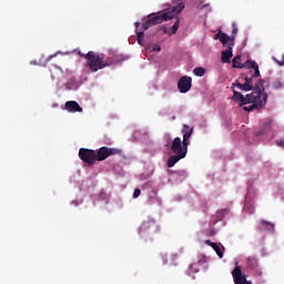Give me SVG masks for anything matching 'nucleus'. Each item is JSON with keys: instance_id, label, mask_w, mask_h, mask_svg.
<instances>
[{"instance_id": "nucleus-18", "label": "nucleus", "mask_w": 284, "mask_h": 284, "mask_svg": "<svg viewBox=\"0 0 284 284\" xmlns=\"http://www.w3.org/2000/svg\"><path fill=\"white\" fill-rule=\"evenodd\" d=\"M248 270H256L258 267V260L255 256H248L246 260Z\"/></svg>"}, {"instance_id": "nucleus-16", "label": "nucleus", "mask_w": 284, "mask_h": 284, "mask_svg": "<svg viewBox=\"0 0 284 284\" xmlns=\"http://www.w3.org/2000/svg\"><path fill=\"white\" fill-rule=\"evenodd\" d=\"M260 223H261V226H260L261 231L265 230L266 232H271V234H274L275 227H276V225H274V223L265 221V220H261Z\"/></svg>"}, {"instance_id": "nucleus-1", "label": "nucleus", "mask_w": 284, "mask_h": 284, "mask_svg": "<svg viewBox=\"0 0 284 284\" xmlns=\"http://www.w3.org/2000/svg\"><path fill=\"white\" fill-rule=\"evenodd\" d=\"M270 85V82H266L265 80H258L257 83H255V88L253 90V93L257 94L255 97V100L248 102V106H243V110L245 112H254V110H262V108H265L267 103V94L265 93V88Z\"/></svg>"}, {"instance_id": "nucleus-31", "label": "nucleus", "mask_w": 284, "mask_h": 284, "mask_svg": "<svg viewBox=\"0 0 284 284\" xmlns=\"http://www.w3.org/2000/svg\"><path fill=\"white\" fill-rule=\"evenodd\" d=\"M152 50L153 52H161V45L155 44Z\"/></svg>"}, {"instance_id": "nucleus-35", "label": "nucleus", "mask_w": 284, "mask_h": 284, "mask_svg": "<svg viewBox=\"0 0 284 284\" xmlns=\"http://www.w3.org/2000/svg\"><path fill=\"white\" fill-rule=\"evenodd\" d=\"M176 6H179V3H183V6H185V2H183V0H175Z\"/></svg>"}, {"instance_id": "nucleus-11", "label": "nucleus", "mask_w": 284, "mask_h": 284, "mask_svg": "<svg viewBox=\"0 0 284 284\" xmlns=\"http://www.w3.org/2000/svg\"><path fill=\"white\" fill-rule=\"evenodd\" d=\"M178 88L182 94L190 92L192 90V78L183 75L178 82Z\"/></svg>"}, {"instance_id": "nucleus-32", "label": "nucleus", "mask_w": 284, "mask_h": 284, "mask_svg": "<svg viewBox=\"0 0 284 284\" xmlns=\"http://www.w3.org/2000/svg\"><path fill=\"white\" fill-rule=\"evenodd\" d=\"M215 244H216V243H214V242H212V241H210V240H206V241H205V245H209L210 247H214Z\"/></svg>"}, {"instance_id": "nucleus-33", "label": "nucleus", "mask_w": 284, "mask_h": 284, "mask_svg": "<svg viewBox=\"0 0 284 284\" xmlns=\"http://www.w3.org/2000/svg\"><path fill=\"white\" fill-rule=\"evenodd\" d=\"M205 8H210V4H204L202 7H199V10H205Z\"/></svg>"}, {"instance_id": "nucleus-15", "label": "nucleus", "mask_w": 284, "mask_h": 284, "mask_svg": "<svg viewBox=\"0 0 284 284\" xmlns=\"http://www.w3.org/2000/svg\"><path fill=\"white\" fill-rule=\"evenodd\" d=\"M230 36H227V33L223 32L222 30H220L215 36H214V40L215 41H220L222 43V45H227L230 43Z\"/></svg>"}, {"instance_id": "nucleus-30", "label": "nucleus", "mask_w": 284, "mask_h": 284, "mask_svg": "<svg viewBox=\"0 0 284 284\" xmlns=\"http://www.w3.org/2000/svg\"><path fill=\"white\" fill-rule=\"evenodd\" d=\"M273 59V61H276V63H277V65H281V67H283L284 65V58L281 60V61H278L276 58H272Z\"/></svg>"}, {"instance_id": "nucleus-4", "label": "nucleus", "mask_w": 284, "mask_h": 284, "mask_svg": "<svg viewBox=\"0 0 284 284\" xmlns=\"http://www.w3.org/2000/svg\"><path fill=\"white\" fill-rule=\"evenodd\" d=\"M183 10H185V6L183 3H179V6H175L171 8V10L164 11L163 13H152L149 16V23H151V26H159V23H163V21H170L176 14H181Z\"/></svg>"}, {"instance_id": "nucleus-38", "label": "nucleus", "mask_w": 284, "mask_h": 284, "mask_svg": "<svg viewBox=\"0 0 284 284\" xmlns=\"http://www.w3.org/2000/svg\"><path fill=\"white\" fill-rule=\"evenodd\" d=\"M175 119H176V115H173V116H172V120L174 121Z\"/></svg>"}, {"instance_id": "nucleus-22", "label": "nucleus", "mask_w": 284, "mask_h": 284, "mask_svg": "<svg viewBox=\"0 0 284 284\" xmlns=\"http://www.w3.org/2000/svg\"><path fill=\"white\" fill-rule=\"evenodd\" d=\"M193 74H195V77H205V68L203 67H196L193 70Z\"/></svg>"}, {"instance_id": "nucleus-24", "label": "nucleus", "mask_w": 284, "mask_h": 284, "mask_svg": "<svg viewBox=\"0 0 284 284\" xmlns=\"http://www.w3.org/2000/svg\"><path fill=\"white\" fill-rule=\"evenodd\" d=\"M212 248L217 254L219 258H223V251H221V246L219 244H213Z\"/></svg>"}, {"instance_id": "nucleus-27", "label": "nucleus", "mask_w": 284, "mask_h": 284, "mask_svg": "<svg viewBox=\"0 0 284 284\" xmlns=\"http://www.w3.org/2000/svg\"><path fill=\"white\" fill-rule=\"evenodd\" d=\"M150 28H152V24H151L150 20L148 19V21H145V22L142 24V27H141L142 32H145V30H150Z\"/></svg>"}, {"instance_id": "nucleus-20", "label": "nucleus", "mask_w": 284, "mask_h": 284, "mask_svg": "<svg viewBox=\"0 0 284 284\" xmlns=\"http://www.w3.org/2000/svg\"><path fill=\"white\" fill-rule=\"evenodd\" d=\"M236 34H239V27L233 22L232 23V36L230 37L229 43H234L236 39Z\"/></svg>"}, {"instance_id": "nucleus-13", "label": "nucleus", "mask_w": 284, "mask_h": 284, "mask_svg": "<svg viewBox=\"0 0 284 284\" xmlns=\"http://www.w3.org/2000/svg\"><path fill=\"white\" fill-rule=\"evenodd\" d=\"M64 109L71 113L83 112V108H81V105H79V102L77 101H67L64 104Z\"/></svg>"}, {"instance_id": "nucleus-14", "label": "nucleus", "mask_w": 284, "mask_h": 284, "mask_svg": "<svg viewBox=\"0 0 284 284\" xmlns=\"http://www.w3.org/2000/svg\"><path fill=\"white\" fill-rule=\"evenodd\" d=\"M252 63H254V60H246L244 63H241V55H236L233 59V68H240V69L248 68L252 65Z\"/></svg>"}, {"instance_id": "nucleus-36", "label": "nucleus", "mask_w": 284, "mask_h": 284, "mask_svg": "<svg viewBox=\"0 0 284 284\" xmlns=\"http://www.w3.org/2000/svg\"><path fill=\"white\" fill-rule=\"evenodd\" d=\"M141 26V22H135V28H139Z\"/></svg>"}, {"instance_id": "nucleus-23", "label": "nucleus", "mask_w": 284, "mask_h": 284, "mask_svg": "<svg viewBox=\"0 0 284 284\" xmlns=\"http://www.w3.org/2000/svg\"><path fill=\"white\" fill-rule=\"evenodd\" d=\"M272 125V122H266L265 129H262L255 133V136H262V134H267V131L270 130V126Z\"/></svg>"}, {"instance_id": "nucleus-7", "label": "nucleus", "mask_w": 284, "mask_h": 284, "mask_svg": "<svg viewBox=\"0 0 284 284\" xmlns=\"http://www.w3.org/2000/svg\"><path fill=\"white\" fill-rule=\"evenodd\" d=\"M116 154H121V150L114 148L102 146L95 152L97 161H105V159H110V156H114Z\"/></svg>"}, {"instance_id": "nucleus-21", "label": "nucleus", "mask_w": 284, "mask_h": 284, "mask_svg": "<svg viewBox=\"0 0 284 284\" xmlns=\"http://www.w3.org/2000/svg\"><path fill=\"white\" fill-rule=\"evenodd\" d=\"M284 88V82H283V80H274L273 82H272V89L273 90H281V89H283Z\"/></svg>"}, {"instance_id": "nucleus-26", "label": "nucleus", "mask_w": 284, "mask_h": 284, "mask_svg": "<svg viewBox=\"0 0 284 284\" xmlns=\"http://www.w3.org/2000/svg\"><path fill=\"white\" fill-rule=\"evenodd\" d=\"M179 24H180V21L176 20L175 23L171 28V34H176V32H179Z\"/></svg>"}, {"instance_id": "nucleus-34", "label": "nucleus", "mask_w": 284, "mask_h": 284, "mask_svg": "<svg viewBox=\"0 0 284 284\" xmlns=\"http://www.w3.org/2000/svg\"><path fill=\"white\" fill-rule=\"evenodd\" d=\"M161 30L164 34H168V28L166 27H161Z\"/></svg>"}, {"instance_id": "nucleus-2", "label": "nucleus", "mask_w": 284, "mask_h": 284, "mask_svg": "<svg viewBox=\"0 0 284 284\" xmlns=\"http://www.w3.org/2000/svg\"><path fill=\"white\" fill-rule=\"evenodd\" d=\"M183 141L181 138H174L171 143V151L173 154H180L182 156H187V146L190 145V138L194 134V128L184 124L183 129Z\"/></svg>"}, {"instance_id": "nucleus-8", "label": "nucleus", "mask_w": 284, "mask_h": 284, "mask_svg": "<svg viewBox=\"0 0 284 284\" xmlns=\"http://www.w3.org/2000/svg\"><path fill=\"white\" fill-rule=\"evenodd\" d=\"M79 158L81 161H83V163L94 165V163H97V151L82 148L79 151Z\"/></svg>"}, {"instance_id": "nucleus-10", "label": "nucleus", "mask_w": 284, "mask_h": 284, "mask_svg": "<svg viewBox=\"0 0 284 284\" xmlns=\"http://www.w3.org/2000/svg\"><path fill=\"white\" fill-rule=\"evenodd\" d=\"M232 276L235 284H252V282L247 281V275L243 273L239 265L232 271Z\"/></svg>"}, {"instance_id": "nucleus-6", "label": "nucleus", "mask_w": 284, "mask_h": 284, "mask_svg": "<svg viewBox=\"0 0 284 284\" xmlns=\"http://www.w3.org/2000/svg\"><path fill=\"white\" fill-rule=\"evenodd\" d=\"M231 90L233 92V95L231 98L232 101L240 103L241 108H243V105H248V103L255 101L256 97H258L256 93H254V91L244 97L241 92L236 91L234 87H231Z\"/></svg>"}, {"instance_id": "nucleus-5", "label": "nucleus", "mask_w": 284, "mask_h": 284, "mask_svg": "<svg viewBox=\"0 0 284 284\" xmlns=\"http://www.w3.org/2000/svg\"><path fill=\"white\" fill-rule=\"evenodd\" d=\"M246 69H248V71L244 74V84L248 85L250 92L256 88V85L254 87V80L261 77V71L258 70V63L256 62H251V65Z\"/></svg>"}, {"instance_id": "nucleus-39", "label": "nucleus", "mask_w": 284, "mask_h": 284, "mask_svg": "<svg viewBox=\"0 0 284 284\" xmlns=\"http://www.w3.org/2000/svg\"><path fill=\"white\" fill-rule=\"evenodd\" d=\"M53 57H54V55L49 57L48 61H50V59H52Z\"/></svg>"}, {"instance_id": "nucleus-19", "label": "nucleus", "mask_w": 284, "mask_h": 284, "mask_svg": "<svg viewBox=\"0 0 284 284\" xmlns=\"http://www.w3.org/2000/svg\"><path fill=\"white\" fill-rule=\"evenodd\" d=\"M231 88H233V90H236V88H239V90H243L244 92H250V90H248L250 85L245 84V82L241 83V82L236 81L235 83H233L231 85Z\"/></svg>"}, {"instance_id": "nucleus-29", "label": "nucleus", "mask_w": 284, "mask_h": 284, "mask_svg": "<svg viewBox=\"0 0 284 284\" xmlns=\"http://www.w3.org/2000/svg\"><path fill=\"white\" fill-rule=\"evenodd\" d=\"M141 196V189H135L133 192V199H139Z\"/></svg>"}, {"instance_id": "nucleus-3", "label": "nucleus", "mask_w": 284, "mask_h": 284, "mask_svg": "<svg viewBox=\"0 0 284 284\" xmlns=\"http://www.w3.org/2000/svg\"><path fill=\"white\" fill-rule=\"evenodd\" d=\"M87 60V68L91 70V72H99V70H103L110 65H112V61L105 60V57L101 53H97L94 51H89L83 55Z\"/></svg>"}, {"instance_id": "nucleus-37", "label": "nucleus", "mask_w": 284, "mask_h": 284, "mask_svg": "<svg viewBox=\"0 0 284 284\" xmlns=\"http://www.w3.org/2000/svg\"><path fill=\"white\" fill-rule=\"evenodd\" d=\"M55 70H59V72H63L61 68L55 67Z\"/></svg>"}, {"instance_id": "nucleus-9", "label": "nucleus", "mask_w": 284, "mask_h": 284, "mask_svg": "<svg viewBox=\"0 0 284 284\" xmlns=\"http://www.w3.org/2000/svg\"><path fill=\"white\" fill-rule=\"evenodd\" d=\"M159 230V226L156 225V222L154 220L144 221L140 229L139 234L140 236H143V234H150L151 232H156Z\"/></svg>"}, {"instance_id": "nucleus-25", "label": "nucleus", "mask_w": 284, "mask_h": 284, "mask_svg": "<svg viewBox=\"0 0 284 284\" xmlns=\"http://www.w3.org/2000/svg\"><path fill=\"white\" fill-rule=\"evenodd\" d=\"M136 37H138L139 45H143V37H145V32L140 31V32L136 33Z\"/></svg>"}, {"instance_id": "nucleus-17", "label": "nucleus", "mask_w": 284, "mask_h": 284, "mask_svg": "<svg viewBox=\"0 0 284 284\" xmlns=\"http://www.w3.org/2000/svg\"><path fill=\"white\" fill-rule=\"evenodd\" d=\"M181 159H185V155H181V154L172 155L168 160V168H174V165H176V163H179Z\"/></svg>"}, {"instance_id": "nucleus-12", "label": "nucleus", "mask_w": 284, "mask_h": 284, "mask_svg": "<svg viewBox=\"0 0 284 284\" xmlns=\"http://www.w3.org/2000/svg\"><path fill=\"white\" fill-rule=\"evenodd\" d=\"M226 47H227V49L222 51V58H221L222 63H231L232 62V57H233L232 50L234 48V43L230 42L229 44H226Z\"/></svg>"}, {"instance_id": "nucleus-28", "label": "nucleus", "mask_w": 284, "mask_h": 284, "mask_svg": "<svg viewBox=\"0 0 284 284\" xmlns=\"http://www.w3.org/2000/svg\"><path fill=\"white\" fill-rule=\"evenodd\" d=\"M197 263H199V265H205V263H207V257L205 255H201Z\"/></svg>"}]
</instances>
